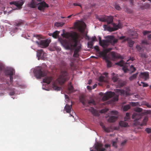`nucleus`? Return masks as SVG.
Returning <instances> with one entry per match:
<instances>
[{
  "label": "nucleus",
  "mask_w": 151,
  "mask_h": 151,
  "mask_svg": "<svg viewBox=\"0 0 151 151\" xmlns=\"http://www.w3.org/2000/svg\"><path fill=\"white\" fill-rule=\"evenodd\" d=\"M61 35L63 37L67 39L70 37L68 41L65 40L63 42L64 45L66 49L72 50L74 47H76L75 51L79 52L81 51V45H77L79 35L77 33L73 32L72 33H63Z\"/></svg>",
  "instance_id": "1"
},
{
  "label": "nucleus",
  "mask_w": 151,
  "mask_h": 151,
  "mask_svg": "<svg viewBox=\"0 0 151 151\" xmlns=\"http://www.w3.org/2000/svg\"><path fill=\"white\" fill-rule=\"evenodd\" d=\"M61 35L63 37L67 39L70 37L68 41L65 40L63 42L64 45L66 49L72 50L74 47H76L75 51L79 52L81 51V45H77L79 35L77 33L73 32L72 33H63Z\"/></svg>",
  "instance_id": "2"
},
{
  "label": "nucleus",
  "mask_w": 151,
  "mask_h": 151,
  "mask_svg": "<svg viewBox=\"0 0 151 151\" xmlns=\"http://www.w3.org/2000/svg\"><path fill=\"white\" fill-rule=\"evenodd\" d=\"M69 77L67 72L64 70L61 71L60 75L56 81L53 82V89L57 91L61 90V87L58 86V85L62 84L69 79Z\"/></svg>",
  "instance_id": "3"
},
{
  "label": "nucleus",
  "mask_w": 151,
  "mask_h": 151,
  "mask_svg": "<svg viewBox=\"0 0 151 151\" xmlns=\"http://www.w3.org/2000/svg\"><path fill=\"white\" fill-rule=\"evenodd\" d=\"M134 110L136 112L134 113L133 114L132 118L134 119L135 121L140 120L143 119L142 123L141 124V125L142 126L146 124L148 120V117L147 116L143 117L145 113H139L142 111V109L140 108L136 107L134 108Z\"/></svg>",
  "instance_id": "4"
},
{
  "label": "nucleus",
  "mask_w": 151,
  "mask_h": 151,
  "mask_svg": "<svg viewBox=\"0 0 151 151\" xmlns=\"http://www.w3.org/2000/svg\"><path fill=\"white\" fill-rule=\"evenodd\" d=\"M39 5L38 9L40 10H43L46 7H48V5L44 1L38 3L35 0H32L27 4V6L32 8H36L38 5Z\"/></svg>",
  "instance_id": "5"
},
{
  "label": "nucleus",
  "mask_w": 151,
  "mask_h": 151,
  "mask_svg": "<svg viewBox=\"0 0 151 151\" xmlns=\"http://www.w3.org/2000/svg\"><path fill=\"white\" fill-rule=\"evenodd\" d=\"M112 97H113L112 99V101L113 102L118 101L119 96L117 94H115L114 92L111 91H109L105 94L103 96L102 99L104 101H106Z\"/></svg>",
  "instance_id": "6"
},
{
  "label": "nucleus",
  "mask_w": 151,
  "mask_h": 151,
  "mask_svg": "<svg viewBox=\"0 0 151 151\" xmlns=\"http://www.w3.org/2000/svg\"><path fill=\"white\" fill-rule=\"evenodd\" d=\"M111 79L114 83H116L117 87L120 88L124 86L125 83L121 80L119 79L118 76L114 73H112Z\"/></svg>",
  "instance_id": "7"
},
{
  "label": "nucleus",
  "mask_w": 151,
  "mask_h": 151,
  "mask_svg": "<svg viewBox=\"0 0 151 151\" xmlns=\"http://www.w3.org/2000/svg\"><path fill=\"white\" fill-rule=\"evenodd\" d=\"M35 76L37 78L40 79L45 76V73L42 70L41 67H37L34 71Z\"/></svg>",
  "instance_id": "8"
},
{
  "label": "nucleus",
  "mask_w": 151,
  "mask_h": 151,
  "mask_svg": "<svg viewBox=\"0 0 151 151\" xmlns=\"http://www.w3.org/2000/svg\"><path fill=\"white\" fill-rule=\"evenodd\" d=\"M79 100L85 106H88L89 105H91V104H94L95 102L93 100L91 101L86 100L85 98L83 95L81 96L80 97Z\"/></svg>",
  "instance_id": "9"
},
{
  "label": "nucleus",
  "mask_w": 151,
  "mask_h": 151,
  "mask_svg": "<svg viewBox=\"0 0 151 151\" xmlns=\"http://www.w3.org/2000/svg\"><path fill=\"white\" fill-rule=\"evenodd\" d=\"M112 24L113 27L108 26L107 25H104V28L106 29V30L110 32L116 31L118 30L119 28H121V25L119 23L118 24H116L114 23Z\"/></svg>",
  "instance_id": "10"
},
{
  "label": "nucleus",
  "mask_w": 151,
  "mask_h": 151,
  "mask_svg": "<svg viewBox=\"0 0 151 151\" xmlns=\"http://www.w3.org/2000/svg\"><path fill=\"white\" fill-rule=\"evenodd\" d=\"M113 17L112 16H103L99 19L100 21L107 23V24H109L112 23L113 22Z\"/></svg>",
  "instance_id": "11"
},
{
  "label": "nucleus",
  "mask_w": 151,
  "mask_h": 151,
  "mask_svg": "<svg viewBox=\"0 0 151 151\" xmlns=\"http://www.w3.org/2000/svg\"><path fill=\"white\" fill-rule=\"evenodd\" d=\"M36 43L38 45H40L42 48H45L48 47L49 44L50 42L47 40H41L40 42L37 41H35Z\"/></svg>",
  "instance_id": "12"
},
{
  "label": "nucleus",
  "mask_w": 151,
  "mask_h": 151,
  "mask_svg": "<svg viewBox=\"0 0 151 151\" xmlns=\"http://www.w3.org/2000/svg\"><path fill=\"white\" fill-rule=\"evenodd\" d=\"M103 147V145L102 144L97 142L95 147L96 151L92 150L90 151H104L105 149L102 148Z\"/></svg>",
  "instance_id": "13"
},
{
  "label": "nucleus",
  "mask_w": 151,
  "mask_h": 151,
  "mask_svg": "<svg viewBox=\"0 0 151 151\" xmlns=\"http://www.w3.org/2000/svg\"><path fill=\"white\" fill-rule=\"evenodd\" d=\"M46 54V53L43 52L42 50H38L37 55L38 57V60L40 59L43 60L45 57L44 56H45Z\"/></svg>",
  "instance_id": "14"
},
{
  "label": "nucleus",
  "mask_w": 151,
  "mask_h": 151,
  "mask_svg": "<svg viewBox=\"0 0 151 151\" xmlns=\"http://www.w3.org/2000/svg\"><path fill=\"white\" fill-rule=\"evenodd\" d=\"M140 78L143 79L144 81H146L149 78V73L148 72L141 73L139 75Z\"/></svg>",
  "instance_id": "15"
},
{
  "label": "nucleus",
  "mask_w": 151,
  "mask_h": 151,
  "mask_svg": "<svg viewBox=\"0 0 151 151\" xmlns=\"http://www.w3.org/2000/svg\"><path fill=\"white\" fill-rule=\"evenodd\" d=\"M110 42V41H109V40H103L102 42L99 45L104 48L107 47L109 45Z\"/></svg>",
  "instance_id": "16"
},
{
  "label": "nucleus",
  "mask_w": 151,
  "mask_h": 151,
  "mask_svg": "<svg viewBox=\"0 0 151 151\" xmlns=\"http://www.w3.org/2000/svg\"><path fill=\"white\" fill-rule=\"evenodd\" d=\"M24 2V1L17 2V1H12L10 2V4H14L18 8L20 9L21 8L22 6L23 5Z\"/></svg>",
  "instance_id": "17"
},
{
  "label": "nucleus",
  "mask_w": 151,
  "mask_h": 151,
  "mask_svg": "<svg viewBox=\"0 0 151 151\" xmlns=\"http://www.w3.org/2000/svg\"><path fill=\"white\" fill-rule=\"evenodd\" d=\"M108 38L109 39V41H110L109 44H111L113 45H114L117 42V40L114 39V37L113 36H108Z\"/></svg>",
  "instance_id": "18"
},
{
  "label": "nucleus",
  "mask_w": 151,
  "mask_h": 151,
  "mask_svg": "<svg viewBox=\"0 0 151 151\" xmlns=\"http://www.w3.org/2000/svg\"><path fill=\"white\" fill-rule=\"evenodd\" d=\"M53 80V78L51 76H46L43 80L44 83L49 84Z\"/></svg>",
  "instance_id": "19"
},
{
  "label": "nucleus",
  "mask_w": 151,
  "mask_h": 151,
  "mask_svg": "<svg viewBox=\"0 0 151 151\" xmlns=\"http://www.w3.org/2000/svg\"><path fill=\"white\" fill-rule=\"evenodd\" d=\"M139 56L142 58H148V56L147 51L145 50H143L142 52H141L139 53Z\"/></svg>",
  "instance_id": "20"
},
{
  "label": "nucleus",
  "mask_w": 151,
  "mask_h": 151,
  "mask_svg": "<svg viewBox=\"0 0 151 151\" xmlns=\"http://www.w3.org/2000/svg\"><path fill=\"white\" fill-rule=\"evenodd\" d=\"M111 55L113 58L116 59L124 58L120 54L113 52H111Z\"/></svg>",
  "instance_id": "21"
},
{
  "label": "nucleus",
  "mask_w": 151,
  "mask_h": 151,
  "mask_svg": "<svg viewBox=\"0 0 151 151\" xmlns=\"http://www.w3.org/2000/svg\"><path fill=\"white\" fill-rule=\"evenodd\" d=\"M117 116H111L109 117L108 119V121L110 122H114L117 120Z\"/></svg>",
  "instance_id": "22"
},
{
  "label": "nucleus",
  "mask_w": 151,
  "mask_h": 151,
  "mask_svg": "<svg viewBox=\"0 0 151 151\" xmlns=\"http://www.w3.org/2000/svg\"><path fill=\"white\" fill-rule=\"evenodd\" d=\"M72 108V107L71 105H70L67 104L65 107L64 109L67 113H70Z\"/></svg>",
  "instance_id": "23"
},
{
  "label": "nucleus",
  "mask_w": 151,
  "mask_h": 151,
  "mask_svg": "<svg viewBox=\"0 0 151 151\" xmlns=\"http://www.w3.org/2000/svg\"><path fill=\"white\" fill-rule=\"evenodd\" d=\"M142 33L144 35H148L147 37L148 38L151 40V32L149 31H144Z\"/></svg>",
  "instance_id": "24"
},
{
  "label": "nucleus",
  "mask_w": 151,
  "mask_h": 151,
  "mask_svg": "<svg viewBox=\"0 0 151 151\" xmlns=\"http://www.w3.org/2000/svg\"><path fill=\"white\" fill-rule=\"evenodd\" d=\"M116 92L119 94L123 95L125 94V92L124 90L116 89L115 90Z\"/></svg>",
  "instance_id": "25"
},
{
  "label": "nucleus",
  "mask_w": 151,
  "mask_h": 151,
  "mask_svg": "<svg viewBox=\"0 0 151 151\" xmlns=\"http://www.w3.org/2000/svg\"><path fill=\"white\" fill-rule=\"evenodd\" d=\"M119 124L121 127H126L128 126V124L124 121H121L119 122Z\"/></svg>",
  "instance_id": "26"
},
{
  "label": "nucleus",
  "mask_w": 151,
  "mask_h": 151,
  "mask_svg": "<svg viewBox=\"0 0 151 151\" xmlns=\"http://www.w3.org/2000/svg\"><path fill=\"white\" fill-rule=\"evenodd\" d=\"M100 125L101 126L103 129L104 131L107 132H110V129L109 127L106 128L103 123H101Z\"/></svg>",
  "instance_id": "27"
},
{
  "label": "nucleus",
  "mask_w": 151,
  "mask_h": 151,
  "mask_svg": "<svg viewBox=\"0 0 151 151\" xmlns=\"http://www.w3.org/2000/svg\"><path fill=\"white\" fill-rule=\"evenodd\" d=\"M73 87L71 85V83L70 82L68 85V90L70 93H72L73 91Z\"/></svg>",
  "instance_id": "28"
},
{
  "label": "nucleus",
  "mask_w": 151,
  "mask_h": 151,
  "mask_svg": "<svg viewBox=\"0 0 151 151\" xmlns=\"http://www.w3.org/2000/svg\"><path fill=\"white\" fill-rule=\"evenodd\" d=\"M14 70H7L6 72V74L8 76L13 75Z\"/></svg>",
  "instance_id": "29"
},
{
  "label": "nucleus",
  "mask_w": 151,
  "mask_h": 151,
  "mask_svg": "<svg viewBox=\"0 0 151 151\" xmlns=\"http://www.w3.org/2000/svg\"><path fill=\"white\" fill-rule=\"evenodd\" d=\"M138 74V73H137L135 74H133L129 78V80L130 81H132L134 79H135L136 78Z\"/></svg>",
  "instance_id": "30"
},
{
  "label": "nucleus",
  "mask_w": 151,
  "mask_h": 151,
  "mask_svg": "<svg viewBox=\"0 0 151 151\" xmlns=\"http://www.w3.org/2000/svg\"><path fill=\"white\" fill-rule=\"evenodd\" d=\"M59 32L56 31L53 33V37L55 38H57L58 36Z\"/></svg>",
  "instance_id": "31"
},
{
  "label": "nucleus",
  "mask_w": 151,
  "mask_h": 151,
  "mask_svg": "<svg viewBox=\"0 0 151 151\" xmlns=\"http://www.w3.org/2000/svg\"><path fill=\"white\" fill-rule=\"evenodd\" d=\"M150 7V5L148 4H145V5L142 6V9H149Z\"/></svg>",
  "instance_id": "32"
},
{
  "label": "nucleus",
  "mask_w": 151,
  "mask_h": 151,
  "mask_svg": "<svg viewBox=\"0 0 151 151\" xmlns=\"http://www.w3.org/2000/svg\"><path fill=\"white\" fill-rule=\"evenodd\" d=\"M124 63V61L123 60H121L120 61L116 63V64L120 66H123Z\"/></svg>",
  "instance_id": "33"
},
{
  "label": "nucleus",
  "mask_w": 151,
  "mask_h": 151,
  "mask_svg": "<svg viewBox=\"0 0 151 151\" xmlns=\"http://www.w3.org/2000/svg\"><path fill=\"white\" fill-rule=\"evenodd\" d=\"M130 108V106L129 104L125 105L123 107V110L124 111H126L128 110Z\"/></svg>",
  "instance_id": "34"
},
{
  "label": "nucleus",
  "mask_w": 151,
  "mask_h": 151,
  "mask_svg": "<svg viewBox=\"0 0 151 151\" xmlns=\"http://www.w3.org/2000/svg\"><path fill=\"white\" fill-rule=\"evenodd\" d=\"M64 24L63 22H56L55 24V25L57 27H61L64 25Z\"/></svg>",
  "instance_id": "35"
},
{
  "label": "nucleus",
  "mask_w": 151,
  "mask_h": 151,
  "mask_svg": "<svg viewBox=\"0 0 151 151\" xmlns=\"http://www.w3.org/2000/svg\"><path fill=\"white\" fill-rule=\"evenodd\" d=\"M130 119L129 114V113H126V116L124 118V121H127Z\"/></svg>",
  "instance_id": "36"
},
{
  "label": "nucleus",
  "mask_w": 151,
  "mask_h": 151,
  "mask_svg": "<svg viewBox=\"0 0 151 151\" xmlns=\"http://www.w3.org/2000/svg\"><path fill=\"white\" fill-rule=\"evenodd\" d=\"M105 77L102 76H100L99 78V81L101 82H104Z\"/></svg>",
  "instance_id": "37"
},
{
  "label": "nucleus",
  "mask_w": 151,
  "mask_h": 151,
  "mask_svg": "<svg viewBox=\"0 0 151 151\" xmlns=\"http://www.w3.org/2000/svg\"><path fill=\"white\" fill-rule=\"evenodd\" d=\"M106 63H107V66L108 67H110L112 65L111 63L109 60H106Z\"/></svg>",
  "instance_id": "38"
},
{
  "label": "nucleus",
  "mask_w": 151,
  "mask_h": 151,
  "mask_svg": "<svg viewBox=\"0 0 151 151\" xmlns=\"http://www.w3.org/2000/svg\"><path fill=\"white\" fill-rule=\"evenodd\" d=\"M85 29V27H83L82 26H80L79 27V30L81 32H83Z\"/></svg>",
  "instance_id": "39"
},
{
  "label": "nucleus",
  "mask_w": 151,
  "mask_h": 151,
  "mask_svg": "<svg viewBox=\"0 0 151 151\" xmlns=\"http://www.w3.org/2000/svg\"><path fill=\"white\" fill-rule=\"evenodd\" d=\"M125 38V36H122L120 37L119 38V39L121 40H123L122 41V42H125L126 41H127V40H128L127 39H124Z\"/></svg>",
  "instance_id": "40"
},
{
  "label": "nucleus",
  "mask_w": 151,
  "mask_h": 151,
  "mask_svg": "<svg viewBox=\"0 0 151 151\" xmlns=\"http://www.w3.org/2000/svg\"><path fill=\"white\" fill-rule=\"evenodd\" d=\"M88 47L92 48L93 46V42L92 41H90L88 42Z\"/></svg>",
  "instance_id": "41"
},
{
  "label": "nucleus",
  "mask_w": 151,
  "mask_h": 151,
  "mask_svg": "<svg viewBox=\"0 0 151 151\" xmlns=\"http://www.w3.org/2000/svg\"><path fill=\"white\" fill-rule=\"evenodd\" d=\"M33 37L32 39V40L33 41H34V39L35 38H36L38 40H39L40 38H41V37H40V35H33Z\"/></svg>",
  "instance_id": "42"
},
{
  "label": "nucleus",
  "mask_w": 151,
  "mask_h": 151,
  "mask_svg": "<svg viewBox=\"0 0 151 151\" xmlns=\"http://www.w3.org/2000/svg\"><path fill=\"white\" fill-rule=\"evenodd\" d=\"M91 108L92 109V111H91V112L92 114L93 115H94L96 116L97 115V113L96 112V111L94 109V108L93 107H91Z\"/></svg>",
  "instance_id": "43"
},
{
  "label": "nucleus",
  "mask_w": 151,
  "mask_h": 151,
  "mask_svg": "<svg viewBox=\"0 0 151 151\" xmlns=\"http://www.w3.org/2000/svg\"><path fill=\"white\" fill-rule=\"evenodd\" d=\"M134 42L132 40L128 41V43L130 47H132L134 44Z\"/></svg>",
  "instance_id": "44"
},
{
  "label": "nucleus",
  "mask_w": 151,
  "mask_h": 151,
  "mask_svg": "<svg viewBox=\"0 0 151 151\" xmlns=\"http://www.w3.org/2000/svg\"><path fill=\"white\" fill-rule=\"evenodd\" d=\"M78 52L74 51V54L73 55V56L74 57L78 58L79 56V55L78 54Z\"/></svg>",
  "instance_id": "45"
},
{
  "label": "nucleus",
  "mask_w": 151,
  "mask_h": 151,
  "mask_svg": "<svg viewBox=\"0 0 151 151\" xmlns=\"http://www.w3.org/2000/svg\"><path fill=\"white\" fill-rule=\"evenodd\" d=\"M136 48L139 51H140L141 50H144L143 49H142V48L141 46L139 45H137Z\"/></svg>",
  "instance_id": "46"
},
{
  "label": "nucleus",
  "mask_w": 151,
  "mask_h": 151,
  "mask_svg": "<svg viewBox=\"0 0 151 151\" xmlns=\"http://www.w3.org/2000/svg\"><path fill=\"white\" fill-rule=\"evenodd\" d=\"M130 70H131L132 73L134 72L136 70V68L133 66V65H131L130 67Z\"/></svg>",
  "instance_id": "47"
},
{
  "label": "nucleus",
  "mask_w": 151,
  "mask_h": 151,
  "mask_svg": "<svg viewBox=\"0 0 151 151\" xmlns=\"http://www.w3.org/2000/svg\"><path fill=\"white\" fill-rule=\"evenodd\" d=\"M23 21L20 20L18 22H17L16 23V25L17 26H19L21 25H22L23 24Z\"/></svg>",
  "instance_id": "48"
},
{
  "label": "nucleus",
  "mask_w": 151,
  "mask_h": 151,
  "mask_svg": "<svg viewBox=\"0 0 151 151\" xmlns=\"http://www.w3.org/2000/svg\"><path fill=\"white\" fill-rule=\"evenodd\" d=\"M115 7L116 9L118 10H120L121 9V8L120 6L118 4H116L115 5Z\"/></svg>",
  "instance_id": "49"
},
{
  "label": "nucleus",
  "mask_w": 151,
  "mask_h": 151,
  "mask_svg": "<svg viewBox=\"0 0 151 151\" xmlns=\"http://www.w3.org/2000/svg\"><path fill=\"white\" fill-rule=\"evenodd\" d=\"M73 5L74 6H80L81 8L82 9V7L81 4L79 3H75L73 4Z\"/></svg>",
  "instance_id": "50"
},
{
  "label": "nucleus",
  "mask_w": 151,
  "mask_h": 151,
  "mask_svg": "<svg viewBox=\"0 0 151 151\" xmlns=\"http://www.w3.org/2000/svg\"><path fill=\"white\" fill-rule=\"evenodd\" d=\"M145 130L148 134L151 133V128H147Z\"/></svg>",
  "instance_id": "51"
},
{
  "label": "nucleus",
  "mask_w": 151,
  "mask_h": 151,
  "mask_svg": "<svg viewBox=\"0 0 151 151\" xmlns=\"http://www.w3.org/2000/svg\"><path fill=\"white\" fill-rule=\"evenodd\" d=\"M143 104H144L148 108H151V105L149 104L147 102H145L143 103Z\"/></svg>",
  "instance_id": "52"
},
{
  "label": "nucleus",
  "mask_w": 151,
  "mask_h": 151,
  "mask_svg": "<svg viewBox=\"0 0 151 151\" xmlns=\"http://www.w3.org/2000/svg\"><path fill=\"white\" fill-rule=\"evenodd\" d=\"M112 49L111 48H109L107 49H105L104 50V51L106 53H108L109 52L112 50Z\"/></svg>",
  "instance_id": "53"
},
{
  "label": "nucleus",
  "mask_w": 151,
  "mask_h": 151,
  "mask_svg": "<svg viewBox=\"0 0 151 151\" xmlns=\"http://www.w3.org/2000/svg\"><path fill=\"white\" fill-rule=\"evenodd\" d=\"M111 114H114L115 115H117L118 113L117 111H112L111 112Z\"/></svg>",
  "instance_id": "54"
},
{
  "label": "nucleus",
  "mask_w": 151,
  "mask_h": 151,
  "mask_svg": "<svg viewBox=\"0 0 151 151\" xmlns=\"http://www.w3.org/2000/svg\"><path fill=\"white\" fill-rule=\"evenodd\" d=\"M141 83L142 84V86L143 87H147L148 86V85L146 83L142 82H141Z\"/></svg>",
  "instance_id": "55"
},
{
  "label": "nucleus",
  "mask_w": 151,
  "mask_h": 151,
  "mask_svg": "<svg viewBox=\"0 0 151 151\" xmlns=\"http://www.w3.org/2000/svg\"><path fill=\"white\" fill-rule=\"evenodd\" d=\"M94 41H97V40L96 38V37L95 36L93 37H92V41H92V42H94Z\"/></svg>",
  "instance_id": "56"
},
{
  "label": "nucleus",
  "mask_w": 151,
  "mask_h": 151,
  "mask_svg": "<svg viewBox=\"0 0 151 151\" xmlns=\"http://www.w3.org/2000/svg\"><path fill=\"white\" fill-rule=\"evenodd\" d=\"M131 105L132 106H135L138 105V103L132 102L131 104Z\"/></svg>",
  "instance_id": "57"
},
{
  "label": "nucleus",
  "mask_w": 151,
  "mask_h": 151,
  "mask_svg": "<svg viewBox=\"0 0 151 151\" xmlns=\"http://www.w3.org/2000/svg\"><path fill=\"white\" fill-rule=\"evenodd\" d=\"M122 69L125 73H126L128 70V69L125 67H123Z\"/></svg>",
  "instance_id": "58"
},
{
  "label": "nucleus",
  "mask_w": 151,
  "mask_h": 151,
  "mask_svg": "<svg viewBox=\"0 0 151 151\" xmlns=\"http://www.w3.org/2000/svg\"><path fill=\"white\" fill-rule=\"evenodd\" d=\"M127 142V140H124L123 141L121 144V146H123L124 145L126 144Z\"/></svg>",
  "instance_id": "59"
},
{
  "label": "nucleus",
  "mask_w": 151,
  "mask_h": 151,
  "mask_svg": "<svg viewBox=\"0 0 151 151\" xmlns=\"http://www.w3.org/2000/svg\"><path fill=\"white\" fill-rule=\"evenodd\" d=\"M13 75H10V82L11 83H12L13 81V77L12 76Z\"/></svg>",
  "instance_id": "60"
},
{
  "label": "nucleus",
  "mask_w": 151,
  "mask_h": 151,
  "mask_svg": "<svg viewBox=\"0 0 151 151\" xmlns=\"http://www.w3.org/2000/svg\"><path fill=\"white\" fill-rule=\"evenodd\" d=\"M94 48L95 50H97L98 51L99 50V47L98 46H94Z\"/></svg>",
  "instance_id": "61"
},
{
  "label": "nucleus",
  "mask_w": 151,
  "mask_h": 151,
  "mask_svg": "<svg viewBox=\"0 0 151 151\" xmlns=\"http://www.w3.org/2000/svg\"><path fill=\"white\" fill-rule=\"evenodd\" d=\"M98 39L99 42V43L100 44L102 42V40H101V38L100 36H98Z\"/></svg>",
  "instance_id": "62"
},
{
  "label": "nucleus",
  "mask_w": 151,
  "mask_h": 151,
  "mask_svg": "<svg viewBox=\"0 0 151 151\" xmlns=\"http://www.w3.org/2000/svg\"><path fill=\"white\" fill-rule=\"evenodd\" d=\"M4 68V66L0 64V71L3 70Z\"/></svg>",
  "instance_id": "63"
},
{
  "label": "nucleus",
  "mask_w": 151,
  "mask_h": 151,
  "mask_svg": "<svg viewBox=\"0 0 151 151\" xmlns=\"http://www.w3.org/2000/svg\"><path fill=\"white\" fill-rule=\"evenodd\" d=\"M116 143L115 142H113L112 145L113 146L115 147L116 148L117 147V146L116 145Z\"/></svg>",
  "instance_id": "64"
}]
</instances>
